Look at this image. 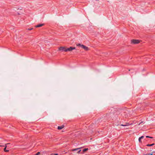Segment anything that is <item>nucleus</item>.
Listing matches in <instances>:
<instances>
[{
	"label": "nucleus",
	"mask_w": 155,
	"mask_h": 155,
	"mask_svg": "<svg viewBox=\"0 0 155 155\" xmlns=\"http://www.w3.org/2000/svg\"><path fill=\"white\" fill-rule=\"evenodd\" d=\"M59 50L67 52V48L65 47H61L59 48Z\"/></svg>",
	"instance_id": "nucleus-1"
},
{
	"label": "nucleus",
	"mask_w": 155,
	"mask_h": 155,
	"mask_svg": "<svg viewBox=\"0 0 155 155\" xmlns=\"http://www.w3.org/2000/svg\"><path fill=\"white\" fill-rule=\"evenodd\" d=\"M140 42V41L138 40L133 39L131 40V43L134 44H137Z\"/></svg>",
	"instance_id": "nucleus-2"
},
{
	"label": "nucleus",
	"mask_w": 155,
	"mask_h": 155,
	"mask_svg": "<svg viewBox=\"0 0 155 155\" xmlns=\"http://www.w3.org/2000/svg\"><path fill=\"white\" fill-rule=\"evenodd\" d=\"M75 49V47H71L69 48H67V51H71Z\"/></svg>",
	"instance_id": "nucleus-3"
},
{
	"label": "nucleus",
	"mask_w": 155,
	"mask_h": 155,
	"mask_svg": "<svg viewBox=\"0 0 155 155\" xmlns=\"http://www.w3.org/2000/svg\"><path fill=\"white\" fill-rule=\"evenodd\" d=\"M81 47L86 51H88L89 50V48L83 45H81Z\"/></svg>",
	"instance_id": "nucleus-4"
},
{
	"label": "nucleus",
	"mask_w": 155,
	"mask_h": 155,
	"mask_svg": "<svg viewBox=\"0 0 155 155\" xmlns=\"http://www.w3.org/2000/svg\"><path fill=\"white\" fill-rule=\"evenodd\" d=\"M64 127V125H62V126H59L58 127V130H61V129H63Z\"/></svg>",
	"instance_id": "nucleus-5"
},
{
	"label": "nucleus",
	"mask_w": 155,
	"mask_h": 155,
	"mask_svg": "<svg viewBox=\"0 0 155 155\" xmlns=\"http://www.w3.org/2000/svg\"><path fill=\"white\" fill-rule=\"evenodd\" d=\"M44 25V24H39L38 25H36L35 26V27H41L43 25Z\"/></svg>",
	"instance_id": "nucleus-6"
},
{
	"label": "nucleus",
	"mask_w": 155,
	"mask_h": 155,
	"mask_svg": "<svg viewBox=\"0 0 155 155\" xmlns=\"http://www.w3.org/2000/svg\"><path fill=\"white\" fill-rule=\"evenodd\" d=\"M154 145V143H153V144H148L147 145V146L150 147V146H152L153 145Z\"/></svg>",
	"instance_id": "nucleus-7"
},
{
	"label": "nucleus",
	"mask_w": 155,
	"mask_h": 155,
	"mask_svg": "<svg viewBox=\"0 0 155 155\" xmlns=\"http://www.w3.org/2000/svg\"><path fill=\"white\" fill-rule=\"evenodd\" d=\"M4 150L5 152H8L9 151V150H6V148H4Z\"/></svg>",
	"instance_id": "nucleus-8"
},
{
	"label": "nucleus",
	"mask_w": 155,
	"mask_h": 155,
	"mask_svg": "<svg viewBox=\"0 0 155 155\" xmlns=\"http://www.w3.org/2000/svg\"><path fill=\"white\" fill-rule=\"evenodd\" d=\"M80 148H76V149H74L72 151L77 150H78L80 149Z\"/></svg>",
	"instance_id": "nucleus-9"
},
{
	"label": "nucleus",
	"mask_w": 155,
	"mask_h": 155,
	"mask_svg": "<svg viewBox=\"0 0 155 155\" xmlns=\"http://www.w3.org/2000/svg\"><path fill=\"white\" fill-rule=\"evenodd\" d=\"M81 45V44H79V43H78V44H76V45L77 46H80L81 47V45Z\"/></svg>",
	"instance_id": "nucleus-10"
},
{
	"label": "nucleus",
	"mask_w": 155,
	"mask_h": 155,
	"mask_svg": "<svg viewBox=\"0 0 155 155\" xmlns=\"http://www.w3.org/2000/svg\"><path fill=\"white\" fill-rule=\"evenodd\" d=\"M88 150V148H85V149H84L83 150V151L84 152L86 151H87V150Z\"/></svg>",
	"instance_id": "nucleus-11"
},
{
	"label": "nucleus",
	"mask_w": 155,
	"mask_h": 155,
	"mask_svg": "<svg viewBox=\"0 0 155 155\" xmlns=\"http://www.w3.org/2000/svg\"><path fill=\"white\" fill-rule=\"evenodd\" d=\"M10 144V143H6V144H5V148H6V147H7V144Z\"/></svg>",
	"instance_id": "nucleus-12"
},
{
	"label": "nucleus",
	"mask_w": 155,
	"mask_h": 155,
	"mask_svg": "<svg viewBox=\"0 0 155 155\" xmlns=\"http://www.w3.org/2000/svg\"><path fill=\"white\" fill-rule=\"evenodd\" d=\"M141 139H140V137L139 138L138 140L140 142H141Z\"/></svg>",
	"instance_id": "nucleus-13"
},
{
	"label": "nucleus",
	"mask_w": 155,
	"mask_h": 155,
	"mask_svg": "<svg viewBox=\"0 0 155 155\" xmlns=\"http://www.w3.org/2000/svg\"><path fill=\"white\" fill-rule=\"evenodd\" d=\"M144 137L143 136H142L140 137V139H142L144 138Z\"/></svg>",
	"instance_id": "nucleus-14"
},
{
	"label": "nucleus",
	"mask_w": 155,
	"mask_h": 155,
	"mask_svg": "<svg viewBox=\"0 0 155 155\" xmlns=\"http://www.w3.org/2000/svg\"><path fill=\"white\" fill-rule=\"evenodd\" d=\"M40 153V152H38L35 155H38Z\"/></svg>",
	"instance_id": "nucleus-15"
},
{
	"label": "nucleus",
	"mask_w": 155,
	"mask_h": 155,
	"mask_svg": "<svg viewBox=\"0 0 155 155\" xmlns=\"http://www.w3.org/2000/svg\"><path fill=\"white\" fill-rule=\"evenodd\" d=\"M121 126H127V125H123V124H121Z\"/></svg>",
	"instance_id": "nucleus-16"
},
{
	"label": "nucleus",
	"mask_w": 155,
	"mask_h": 155,
	"mask_svg": "<svg viewBox=\"0 0 155 155\" xmlns=\"http://www.w3.org/2000/svg\"><path fill=\"white\" fill-rule=\"evenodd\" d=\"M32 29H33V28H28V30H32Z\"/></svg>",
	"instance_id": "nucleus-17"
},
{
	"label": "nucleus",
	"mask_w": 155,
	"mask_h": 155,
	"mask_svg": "<svg viewBox=\"0 0 155 155\" xmlns=\"http://www.w3.org/2000/svg\"><path fill=\"white\" fill-rule=\"evenodd\" d=\"M81 151V150H79L78 152V153H79Z\"/></svg>",
	"instance_id": "nucleus-18"
},
{
	"label": "nucleus",
	"mask_w": 155,
	"mask_h": 155,
	"mask_svg": "<svg viewBox=\"0 0 155 155\" xmlns=\"http://www.w3.org/2000/svg\"><path fill=\"white\" fill-rule=\"evenodd\" d=\"M146 137L147 138H149V137H150L149 136H146Z\"/></svg>",
	"instance_id": "nucleus-19"
},
{
	"label": "nucleus",
	"mask_w": 155,
	"mask_h": 155,
	"mask_svg": "<svg viewBox=\"0 0 155 155\" xmlns=\"http://www.w3.org/2000/svg\"><path fill=\"white\" fill-rule=\"evenodd\" d=\"M148 155H152V153H150V154Z\"/></svg>",
	"instance_id": "nucleus-20"
},
{
	"label": "nucleus",
	"mask_w": 155,
	"mask_h": 155,
	"mask_svg": "<svg viewBox=\"0 0 155 155\" xmlns=\"http://www.w3.org/2000/svg\"><path fill=\"white\" fill-rule=\"evenodd\" d=\"M54 154V155H58V154H57V153H55V154Z\"/></svg>",
	"instance_id": "nucleus-21"
},
{
	"label": "nucleus",
	"mask_w": 155,
	"mask_h": 155,
	"mask_svg": "<svg viewBox=\"0 0 155 155\" xmlns=\"http://www.w3.org/2000/svg\"><path fill=\"white\" fill-rule=\"evenodd\" d=\"M143 122H141V123H140L139 124H140L141 123H142Z\"/></svg>",
	"instance_id": "nucleus-22"
},
{
	"label": "nucleus",
	"mask_w": 155,
	"mask_h": 155,
	"mask_svg": "<svg viewBox=\"0 0 155 155\" xmlns=\"http://www.w3.org/2000/svg\"><path fill=\"white\" fill-rule=\"evenodd\" d=\"M149 138H153V137H149Z\"/></svg>",
	"instance_id": "nucleus-23"
},
{
	"label": "nucleus",
	"mask_w": 155,
	"mask_h": 155,
	"mask_svg": "<svg viewBox=\"0 0 155 155\" xmlns=\"http://www.w3.org/2000/svg\"><path fill=\"white\" fill-rule=\"evenodd\" d=\"M2 146L0 145V147H2Z\"/></svg>",
	"instance_id": "nucleus-24"
}]
</instances>
